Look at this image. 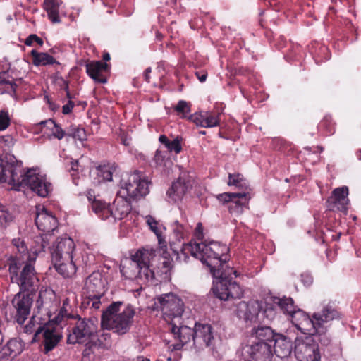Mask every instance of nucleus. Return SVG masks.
<instances>
[{
  "label": "nucleus",
  "mask_w": 361,
  "mask_h": 361,
  "mask_svg": "<svg viewBox=\"0 0 361 361\" xmlns=\"http://www.w3.org/2000/svg\"><path fill=\"white\" fill-rule=\"evenodd\" d=\"M67 97L68 98V102L64 104L62 108V112L63 114H70L75 106L74 102L71 100V97L68 91H67Z\"/></svg>",
  "instance_id": "49"
},
{
  "label": "nucleus",
  "mask_w": 361,
  "mask_h": 361,
  "mask_svg": "<svg viewBox=\"0 0 361 361\" xmlns=\"http://www.w3.org/2000/svg\"><path fill=\"white\" fill-rule=\"evenodd\" d=\"M339 314L331 306H326L321 312L314 313L311 318L301 310H298L292 315L291 322L302 334L303 336H314L326 332V324L337 319Z\"/></svg>",
  "instance_id": "5"
},
{
  "label": "nucleus",
  "mask_w": 361,
  "mask_h": 361,
  "mask_svg": "<svg viewBox=\"0 0 361 361\" xmlns=\"http://www.w3.org/2000/svg\"><path fill=\"white\" fill-rule=\"evenodd\" d=\"M136 361H149L147 358H144L142 357H138Z\"/></svg>",
  "instance_id": "62"
},
{
  "label": "nucleus",
  "mask_w": 361,
  "mask_h": 361,
  "mask_svg": "<svg viewBox=\"0 0 361 361\" xmlns=\"http://www.w3.org/2000/svg\"><path fill=\"white\" fill-rule=\"evenodd\" d=\"M47 234L41 235L37 236L35 240L33 245L30 247V253L32 254V258H36V257L44 251V248L47 245Z\"/></svg>",
  "instance_id": "35"
},
{
  "label": "nucleus",
  "mask_w": 361,
  "mask_h": 361,
  "mask_svg": "<svg viewBox=\"0 0 361 361\" xmlns=\"http://www.w3.org/2000/svg\"><path fill=\"white\" fill-rule=\"evenodd\" d=\"M87 197L90 202V204L92 205V202L94 200V198H97L95 197L94 192L92 190H90L87 192Z\"/></svg>",
  "instance_id": "57"
},
{
  "label": "nucleus",
  "mask_w": 361,
  "mask_h": 361,
  "mask_svg": "<svg viewBox=\"0 0 361 361\" xmlns=\"http://www.w3.org/2000/svg\"><path fill=\"white\" fill-rule=\"evenodd\" d=\"M171 227L172 233L170 235L169 244L173 253L176 255V260L179 262H187V259L189 258V254L194 257L191 252L188 250H185V252H183V250L186 245L192 244L193 246L197 244H209L212 242L204 241L201 243H195L190 241L187 244L182 243V240H183L189 235L191 230L190 227L188 225L182 224L177 221L171 225Z\"/></svg>",
  "instance_id": "10"
},
{
  "label": "nucleus",
  "mask_w": 361,
  "mask_h": 361,
  "mask_svg": "<svg viewBox=\"0 0 361 361\" xmlns=\"http://www.w3.org/2000/svg\"><path fill=\"white\" fill-rule=\"evenodd\" d=\"M276 334L269 326H259L252 330L249 339H254L257 342L267 343L268 341L269 344L271 345Z\"/></svg>",
  "instance_id": "28"
},
{
  "label": "nucleus",
  "mask_w": 361,
  "mask_h": 361,
  "mask_svg": "<svg viewBox=\"0 0 361 361\" xmlns=\"http://www.w3.org/2000/svg\"><path fill=\"white\" fill-rule=\"evenodd\" d=\"M151 73V68H147L144 73V76L145 78V80L149 82V73Z\"/></svg>",
  "instance_id": "59"
},
{
  "label": "nucleus",
  "mask_w": 361,
  "mask_h": 361,
  "mask_svg": "<svg viewBox=\"0 0 361 361\" xmlns=\"http://www.w3.org/2000/svg\"><path fill=\"white\" fill-rule=\"evenodd\" d=\"M228 185H233L239 188H243L247 187V182L242 175L239 173H230L228 176Z\"/></svg>",
  "instance_id": "43"
},
{
  "label": "nucleus",
  "mask_w": 361,
  "mask_h": 361,
  "mask_svg": "<svg viewBox=\"0 0 361 361\" xmlns=\"http://www.w3.org/2000/svg\"><path fill=\"white\" fill-rule=\"evenodd\" d=\"M101 275L99 273H94L86 280L85 286L90 291L97 292L102 286Z\"/></svg>",
  "instance_id": "40"
},
{
  "label": "nucleus",
  "mask_w": 361,
  "mask_h": 361,
  "mask_svg": "<svg viewBox=\"0 0 361 361\" xmlns=\"http://www.w3.org/2000/svg\"><path fill=\"white\" fill-rule=\"evenodd\" d=\"M236 316L245 323H268L276 316V310L269 303L262 300H250L239 302L236 308Z\"/></svg>",
  "instance_id": "9"
},
{
  "label": "nucleus",
  "mask_w": 361,
  "mask_h": 361,
  "mask_svg": "<svg viewBox=\"0 0 361 361\" xmlns=\"http://www.w3.org/2000/svg\"><path fill=\"white\" fill-rule=\"evenodd\" d=\"M97 331V322L94 319L78 318L71 333L68 336V343L70 344H84L90 348Z\"/></svg>",
  "instance_id": "11"
},
{
  "label": "nucleus",
  "mask_w": 361,
  "mask_h": 361,
  "mask_svg": "<svg viewBox=\"0 0 361 361\" xmlns=\"http://www.w3.org/2000/svg\"><path fill=\"white\" fill-rule=\"evenodd\" d=\"M103 59H104V61H109V60H110V55H109V54H108V53H105V54L103 55Z\"/></svg>",
  "instance_id": "61"
},
{
  "label": "nucleus",
  "mask_w": 361,
  "mask_h": 361,
  "mask_svg": "<svg viewBox=\"0 0 361 361\" xmlns=\"http://www.w3.org/2000/svg\"><path fill=\"white\" fill-rule=\"evenodd\" d=\"M147 257L145 256L137 279L145 283H153L156 278L155 273L147 263Z\"/></svg>",
  "instance_id": "33"
},
{
  "label": "nucleus",
  "mask_w": 361,
  "mask_h": 361,
  "mask_svg": "<svg viewBox=\"0 0 361 361\" xmlns=\"http://www.w3.org/2000/svg\"><path fill=\"white\" fill-rule=\"evenodd\" d=\"M8 154H6L5 157L2 159H0V168H1V171H0V173H2V167H1V162L3 160H4L6 159V157L8 156Z\"/></svg>",
  "instance_id": "63"
},
{
  "label": "nucleus",
  "mask_w": 361,
  "mask_h": 361,
  "mask_svg": "<svg viewBox=\"0 0 361 361\" xmlns=\"http://www.w3.org/2000/svg\"><path fill=\"white\" fill-rule=\"evenodd\" d=\"M75 248L73 240L67 236L58 238L50 248L51 262L56 271L64 278L72 277L77 271Z\"/></svg>",
  "instance_id": "6"
},
{
  "label": "nucleus",
  "mask_w": 361,
  "mask_h": 361,
  "mask_svg": "<svg viewBox=\"0 0 361 361\" xmlns=\"http://www.w3.org/2000/svg\"><path fill=\"white\" fill-rule=\"evenodd\" d=\"M274 350L279 357L288 356L292 351V343L290 339L282 334H276L274 340Z\"/></svg>",
  "instance_id": "25"
},
{
  "label": "nucleus",
  "mask_w": 361,
  "mask_h": 361,
  "mask_svg": "<svg viewBox=\"0 0 361 361\" xmlns=\"http://www.w3.org/2000/svg\"><path fill=\"white\" fill-rule=\"evenodd\" d=\"M23 343L17 339H11L0 350L1 358H14L23 351Z\"/></svg>",
  "instance_id": "27"
},
{
  "label": "nucleus",
  "mask_w": 361,
  "mask_h": 361,
  "mask_svg": "<svg viewBox=\"0 0 361 361\" xmlns=\"http://www.w3.org/2000/svg\"><path fill=\"white\" fill-rule=\"evenodd\" d=\"M166 152L157 150L154 156V160L156 164V166L162 171L169 168L171 164V160L166 158Z\"/></svg>",
  "instance_id": "38"
},
{
  "label": "nucleus",
  "mask_w": 361,
  "mask_h": 361,
  "mask_svg": "<svg viewBox=\"0 0 361 361\" xmlns=\"http://www.w3.org/2000/svg\"><path fill=\"white\" fill-rule=\"evenodd\" d=\"M357 157L359 159L361 160V149H360L358 152H357Z\"/></svg>",
  "instance_id": "64"
},
{
  "label": "nucleus",
  "mask_w": 361,
  "mask_h": 361,
  "mask_svg": "<svg viewBox=\"0 0 361 361\" xmlns=\"http://www.w3.org/2000/svg\"><path fill=\"white\" fill-rule=\"evenodd\" d=\"M114 169L112 166L103 165L97 169V176L104 181H111Z\"/></svg>",
  "instance_id": "42"
},
{
  "label": "nucleus",
  "mask_w": 361,
  "mask_h": 361,
  "mask_svg": "<svg viewBox=\"0 0 361 361\" xmlns=\"http://www.w3.org/2000/svg\"><path fill=\"white\" fill-rule=\"evenodd\" d=\"M48 320L42 319L36 314L34 315L29 323L25 326L27 333L35 332L34 339L42 341L46 353L53 350L60 341L62 336L60 331L59 325L61 323H56L52 318V314L47 312Z\"/></svg>",
  "instance_id": "7"
},
{
  "label": "nucleus",
  "mask_w": 361,
  "mask_h": 361,
  "mask_svg": "<svg viewBox=\"0 0 361 361\" xmlns=\"http://www.w3.org/2000/svg\"><path fill=\"white\" fill-rule=\"evenodd\" d=\"M145 221L149 229L156 235L159 245L162 247H166L165 226L151 215L146 216Z\"/></svg>",
  "instance_id": "26"
},
{
  "label": "nucleus",
  "mask_w": 361,
  "mask_h": 361,
  "mask_svg": "<svg viewBox=\"0 0 361 361\" xmlns=\"http://www.w3.org/2000/svg\"><path fill=\"white\" fill-rule=\"evenodd\" d=\"M216 334L213 327L209 324L196 323L193 344L197 349H204L214 344Z\"/></svg>",
  "instance_id": "16"
},
{
  "label": "nucleus",
  "mask_w": 361,
  "mask_h": 361,
  "mask_svg": "<svg viewBox=\"0 0 361 361\" xmlns=\"http://www.w3.org/2000/svg\"><path fill=\"white\" fill-rule=\"evenodd\" d=\"M195 74H196L198 80H200V82H204L206 81V79H207V73H205V72H202V73L196 72Z\"/></svg>",
  "instance_id": "56"
},
{
  "label": "nucleus",
  "mask_w": 361,
  "mask_h": 361,
  "mask_svg": "<svg viewBox=\"0 0 361 361\" xmlns=\"http://www.w3.org/2000/svg\"><path fill=\"white\" fill-rule=\"evenodd\" d=\"M273 302L274 304L277 305L285 314L289 315L290 318L294 312L298 310L294 305L293 299L290 298H275Z\"/></svg>",
  "instance_id": "32"
},
{
  "label": "nucleus",
  "mask_w": 361,
  "mask_h": 361,
  "mask_svg": "<svg viewBox=\"0 0 361 361\" xmlns=\"http://www.w3.org/2000/svg\"><path fill=\"white\" fill-rule=\"evenodd\" d=\"M62 4L61 0H44L43 8L47 12L48 18L53 23H59V8Z\"/></svg>",
  "instance_id": "29"
},
{
  "label": "nucleus",
  "mask_w": 361,
  "mask_h": 361,
  "mask_svg": "<svg viewBox=\"0 0 361 361\" xmlns=\"http://www.w3.org/2000/svg\"><path fill=\"white\" fill-rule=\"evenodd\" d=\"M194 236L197 239V240H201L203 238V236H204V234H203V226H202V224L199 222L197 226H196V228L195 229V232H194Z\"/></svg>",
  "instance_id": "53"
},
{
  "label": "nucleus",
  "mask_w": 361,
  "mask_h": 361,
  "mask_svg": "<svg viewBox=\"0 0 361 361\" xmlns=\"http://www.w3.org/2000/svg\"><path fill=\"white\" fill-rule=\"evenodd\" d=\"M100 298H101L100 295H98L96 294L90 295L87 298L88 300H87V303L89 306H90L91 307H92L94 309H96V310L99 309L100 307V304H101Z\"/></svg>",
  "instance_id": "47"
},
{
  "label": "nucleus",
  "mask_w": 361,
  "mask_h": 361,
  "mask_svg": "<svg viewBox=\"0 0 361 361\" xmlns=\"http://www.w3.org/2000/svg\"><path fill=\"white\" fill-rule=\"evenodd\" d=\"M66 135L81 142L86 140L87 134L83 128L76 125H71L67 130Z\"/></svg>",
  "instance_id": "37"
},
{
  "label": "nucleus",
  "mask_w": 361,
  "mask_h": 361,
  "mask_svg": "<svg viewBox=\"0 0 361 361\" xmlns=\"http://www.w3.org/2000/svg\"><path fill=\"white\" fill-rule=\"evenodd\" d=\"M71 167L69 168V171H72L73 172H78L79 171L81 168V165L80 163V161L75 160V161H70Z\"/></svg>",
  "instance_id": "54"
},
{
  "label": "nucleus",
  "mask_w": 361,
  "mask_h": 361,
  "mask_svg": "<svg viewBox=\"0 0 361 361\" xmlns=\"http://www.w3.org/2000/svg\"><path fill=\"white\" fill-rule=\"evenodd\" d=\"M242 355L245 361H270L271 344L248 339L242 348Z\"/></svg>",
  "instance_id": "14"
},
{
  "label": "nucleus",
  "mask_w": 361,
  "mask_h": 361,
  "mask_svg": "<svg viewBox=\"0 0 361 361\" xmlns=\"http://www.w3.org/2000/svg\"><path fill=\"white\" fill-rule=\"evenodd\" d=\"M13 220V216L8 212L5 206L0 204V224L1 226L6 225Z\"/></svg>",
  "instance_id": "45"
},
{
  "label": "nucleus",
  "mask_w": 361,
  "mask_h": 361,
  "mask_svg": "<svg viewBox=\"0 0 361 361\" xmlns=\"http://www.w3.org/2000/svg\"><path fill=\"white\" fill-rule=\"evenodd\" d=\"M176 111L181 114L183 118H186L188 113L190 112V104L184 100H180L175 107Z\"/></svg>",
  "instance_id": "44"
},
{
  "label": "nucleus",
  "mask_w": 361,
  "mask_h": 361,
  "mask_svg": "<svg viewBox=\"0 0 361 361\" xmlns=\"http://www.w3.org/2000/svg\"><path fill=\"white\" fill-rule=\"evenodd\" d=\"M69 298H66L63 302V307L61 308L57 315L54 316L50 320H54L56 323H62L65 319L73 317L70 313H68Z\"/></svg>",
  "instance_id": "39"
},
{
  "label": "nucleus",
  "mask_w": 361,
  "mask_h": 361,
  "mask_svg": "<svg viewBox=\"0 0 361 361\" xmlns=\"http://www.w3.org/2000/svg\"><path fill=\"white\" fill-rule=\"evenodd\" d=\"M217 199L223 203L228 202L231 212L241 214L243 207L248 204L250 198L245 192H225L219 195Z\"/></svg>",
  "instance_id": "20"
},
{
  "label": "nucleus",
  "mask_w": 361,
  "mask_h": 361,
  "mask_svg": "<svg viewBox=\"0 0 361 361\" xmlns=\"http://www.w3.org/2000/svg\"><path fill=\"white\" fill-rule=\"evenodd\" d=\"M32 302L33 298L28 293H18L15 295L11 304L14 312V319L18 324H23L27 319Z\"/></svg>",
  "instance_id": "15"
},
{
  "label": "nucleus",
  "mask_w": 361,
  "mask_h": 361,
  "mask_svg": "<svg viewBox=\"0 0 361 361\" xmlns=\"http://www.w3.org/2000/svg\"><path fill=\"white\" fill-rule=\"evenodd\" d=\"M35 214V224L39 230L49 233L57 227L56 217L48 212L44 206L37 205Z\"/></svg>",
  "instance_id": "21"
},
{
  "label": "nucleus",
  "mask_w": 361,
  "mask_h": 361,
  "mask_svg": "<svg viewBox=\"0 0 361 361\" xmlns=\"http://www.w3.org/2000/svg\"><path fill=\"white\" fill-rule=\"evenodd\" d=\"M2 173L0 182L7 183L11 189L21 190L29 187L39 196L45 197L51 191V184L45 175L42 174L37 168H32L26 172L22 171V164L13 155H8L1 162Z\"/></svg>",
  "instance_id": "2"
},
{
  "label": "nucleus",
  "mask_w": 361,
  "mask_h": 361,
  "mask_svg": "<svg viewBox=\"0 0 361 361\" xmlns=\"http://www.w3.org/2000/svg\"><path fill=\"white\" fill-rule=\"evenodd\" d=\"M129 225L130 224L127 223L126 221L121 225V233L122 235L125 236H129L130 233L133 232V229H131L130 231L128 230Z\"/></svg>",
  "instance_id": "55"
},
{
  "label": "nucleus",
  "mask_w": 361,
  "mask_h": 361,
  "mask_svg": "<svg viewBox=\"0 0 361 361\" xmlns=\"http://www.w3.org/2000/svg\"><path fill=\"white\" fill-rule=\"evenodd\" d=\"M12 245L18 255H11L7 258L6 264L8 267L11 281L18 284L21 290L32 292L38 287L39 283L32 265L35 258H32L23 238H13Z\"/></svg>",
  "instance_id": "3"
},
{
  "label": "nucleus",
  "mask_w": 361,
  "mask_h": 361,
  "mask_svg": "<svg viewBox=\"0 0 361 361\" xmlns=\"http://www.w3.org/2000/svg\"><path fill=\"white\" fill-rule=\"evenodd\" d=\"M188 250L194 257L200 259L210 270L212 276L216 279L214 281L213 292L216 297L222 300L230 298H240L244 294L242 287L235 281L228 279L231 274L238 277L239 274L236 270L227 267L226 264L227 257L226 254L228 247L218 242H212L209 244L188 245L183 250Z\"/></svg>",
  "instance_id": "1"
},
{
  "label": "nucleus",
  "mask_w": 361,
  "mask_h": 361,
  "mask_svg": "<svg viewBox=\"0 0 361 361\" xmlns=\"http://www.w3.org/2000/svg\"><path fill=\"white\" fill-rule=\"evenodd\" d=\"M159 141L161 143L164 144L166 147L167 146V144L170 142V140L165 135H161L159 137Z\"/></svg>",
  "instance_id": "58"
},
{
  "label": "nucleus",
  "mask_w": 361,
  "mask_h": 361,
  "mask_svg": "<svg viewBox=\"0 0 361 361\" xmlns=\"http://www.w3.org/2000/svg\"><path fill=\"white\" fill-rule=\"evenodd\" d=\"M41 125H42L44 129V133H46V130L49 129L51 130L50 136L57 138L58 140H61L65 135H66L62 128L52 120L42 122Z\"/></svg>",
  "instance_id": "36"
},
{
  "label": "nucleus",
  "mask_w": 361,
  "mask_h": 361,
  "mask_svg": "<svg viewBox=\"0 0 361 361\" xmlns=\"http://www.w3.org/2000/svg\"><path fill=\"white\" fill-rule=\"evenodd\" d=\"M155 305L161 310L163 318L169 325L174 322L180 324L184 304L178 296L171 293L163 294L157 298Z\"/></svg>",
  "instance_id": "12"
},
{
  "label": "nucleus",
  "mask_w": 361,
  "mask_h": 361,
  "mask_svg": "<svg viewBox=\"0 0 361 361\" xmlns=\"http://www.w3.org/2000/svg\"><path fill=\"white\" fill-rule=\"evenodd\" d=\"M135 310L131 305L124 306L123 302H114L102 313L101 326L122 335L127 333L133 322Z\"/></svg>",
  "instance_id": "8"
},
{
  "label": "nucleus",
  "mask_w": 361,
  "mask_h": 361,
  "mask_svg": "<svg viewBox=\"0 0 361 361\" xmlns=\"http://www.w3.org/2000/svg\"><path fill=\"white\" fill-rule=\"evenodd\" d=\"M92 212L101 219H109L110 204L102 200L94 198L92 202Z\"/></svg>",
  "instance_id": "31"
},
{
  "label": "nucleus",
  "mask_w": 361,
  "mask_h": 361,
  "mask_svg": "<svg viewBox=\"0 0 361 361\" xmlns=\"http://www.w3.org/2000/svg\"><path fill=\"white\" fill-rule=\"evenodd\" d=\"M0 84L6 85L4 92L12 94L16 92V84L13 82V79L10 78L5 72L0 73Z\"/></svg>",
  "instance_id": "41"
},
{
  "label": "nucleus",
  "mask_w": 361,
  "mask_h": 361,
  "mask_svg": "<svg viewBox=\"0 0 361 361\" xmlns=\"http://www.w3.org/2000/svg\"><path fill=\"white\" fill-rule=\"evenodd\" d=\"M162 265L164 269V271H163L166 274L173 267V260L166 256H164Z\"/></svg>",
  "instance_id": "51"
},
{
  "label": "nucleus",
  "mask_w": 361,
  "mask_h": 361,
  "mask_svg": "<svg viewBox=\"0 0 361 361\" xmlns=\"http://www.w3.org/2000/svg\"><path fill=\"white\" fill-rule=\"evenodd\" d=\"M294 353L298 361H320L319 347L313 336H298L295 341Z\"/></svg>",
  "instance_id": "13"
},
{
  "label": "nucleus",
  "mask_w": 361,
  "mask_h": 361,
  "mask_svg": "<svg viewBox=\"0 0 361 361\" xmlns=\"http://www.w3.org/2000/svg\"><path fill=\"white\" fill-rule=\"evenodd\" d=\"M34 42H36L40 46L43 44V40L34 34L30 35L29 37H27L25 41V44L27 46H32L34 44Z\"/></svg>",
  "instance_id": "50"
},
{
  "label": "nucleus",
  "mask_w": 361,
  "mask_h": 361,
  "mask_svg": "<svg viewBox=\"0 0 361 361\" xmlns=\"http://www.w3.org/2000/svg\"><path fill=\"white\" fill-rule=\"evenodd\" d=\"M149 183L147 178L137 171L123 178L117 196L110 204L109 219L116 221L126 217L131 209V199L147 195L149 192Z\"/></svg>",
  "instance_id": "4"
},
{
  "label": "nucleus",
  "mask_w": 361,
  "mask_h": 361,
  "mask_svg": "<svg viewBox=\"0 0 361 361\" xmlns=\"http://www.w3.org/2000/svg\"><path fill=\"white\" fill-rule=\"evenodd\" d=\"M10 123L8 114L6 111H0V130H4L8 128Z\"/></svg>",
  "instance_id": "46"
},
{
  "label": "nucleus",
  "mask_w": 361,
  "mask_h": 361,
  "mask_svg": "<svg viewBox=\"0 0 361 361\" xmlns=\"http://www.w3.org/2000/svg\"><path fill=\"white\" fill-rule=\"evenodd\" d=\"M193 177L188 172L183 171L178 180L173 183L166 194L173 201L182 199L188 190L192 186Z\"/></svg>",
  "instance_id": "17"
},
{
  "label": "nucleus",
  "mask_w": 361,
  "mask_h": 361,
  "mask_svg": "<svg viewBox=\"0 0 361 361\" xmlns=\"http://www.w3.org/2000/svg\"><path fill=\"white\" fill-rule=\"evenodd\" d=\"M107 64L100 61H92L86 64V71L88 75L95 82L99 83L106 82L104 73L107 71Z\"/></svg>",
  "instance_id": "24"
},
{
  "label": "nucleus",
  "mask_w": 361,
  "mask_h": 361,
  "mask_svg": "<svg viewBox=\"0 0 361 361\" xmlns=\"http://www.w3.org/2000/svg\"><path fill=\"white\" fill-rule=\"evenodd\" d=\"M147 255L145 251L137 250L130 259H126L121 265V274L127 279H137L142 261Z\"/></svg>",
  "instance_id": "18"
},
{
  "label": "nucleus",
  "mask_w": 361,
  "mask_h": 361,
  "mask_svg": "<svg viewBox=\"0 0 361 361\" xmlns=\"http://www.w3.org/2000/svg\"><path fill=\"white\" fill-rule=\"evenodd\" d=\"M348 188L346 186L337 188L332 192L326 202L327 208L331 211L346 212L349 207L348 198Z\"/></svg>",
  "instance_id": "19"
},
{
  "label": "nucleus",
  "mask_w": 361,
  "mask_h": 361,
  "mask_svg": "<svg viewBox=\"0 0 361 361\" xmlns=\"http://www.w3.org/2000/svg\"><path fill=\"white\" fill-rule=\"evenodd\" d=\"M301 281L305 286H310L313 282V278L309 273H303L301 274Z\"/></svg>",
  "instance_id": "52"
},
{
  "label": "nucleus",
  "mask_w": 361,
  "mask_h": 361,
  "mask_svg": "<svg viewBox=\"0 0 361 361\" xmlns=\"http://www.w3.org/2000/svg\"><path fill=\"white\" fill-rule=\"evenodd\" d=\"M220 114L210 111H200L189 116V119L197 126L202 128H214L219 125Z\"/></svg>",
  "instance_id": "23"
},
{
  "label": "nucleus",
  "mask_w": 361,
  "mask_h": 361,
  "mask_svg": "<svg viewBox=\"0 0 361 361\" xmlns=\"http://www.w3.org/2000/svg\"><path fill=\"white\" fill-rule=\"evenodd\" d=\"M169 152H174L176 154L181 151V146L178 139L170 141L166 147Z\"/></svg>",
  "instance_id": "48"
},
{
  "label": "nucleus",
  "mask_w": 361,
  "mask_h": 361,
  "mask_svg": "<svg viewBox=\"0 0 361 361\" xmlns=\"http://www.w3.org/2000/svg\"><path fill=\"white\" fill-rule=\"evenodd\" d=\"M169 329L174 335V337L179 340V343L173 345V350H180L185 344L193 340L195 334V328L192 329L187 326L182 325V322L178 324V322H172L169 324Z\"/></svg>",
  "instance_id": "22"
},
{
  "label": "nucleus",
  "mask_w": 361,
  "mask_h": 361,
  "mask_svg": "<svg viewBox=\"0 0 361 361\" xmlns=\"http://www.w3.org/2000/svg\"><path fill=\"white\" fill-rule=\"evenodd\" d=\"M31 55L32 63L36 66H47L56 63L54 58L45 52H37L36 50H32Z\"/></svg>",
  "instance_id": "34"
},
{
  "label": "nucleus",
  "mask_w": 361,
  "mask_h": 361,
  "mask_svg": "<svg viewBox=\"0 0 361 361\" xmlns=\"http://www.w3.org/2000/svg\"><path fill=\"white\" fill-rule=\"evenodd\" d=\"M341 235V233L340 232L339 233H336V234H333L332 236H331L332 240H338L340 238Z\"/></svg>",
  "instance_id": "60"
},
{
  "label": "nucleus",
  "mask_w": 361,
  "mask_h": 361,
  "mask_svg": "<svg viewBox=\"0 0 361 361\" xmlns=\"http://www.w3.org/2000/svg\"><path fill=\"white\" fill-rule=\"evenodd\" d=\"M37 303L38 305L44 307L45 310H49L51 307H55L58 305L55 293L50 288L40 290Z\"/></svg>",
  "instance_id": "30"
}]
</instances>
